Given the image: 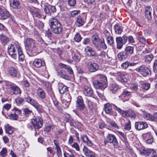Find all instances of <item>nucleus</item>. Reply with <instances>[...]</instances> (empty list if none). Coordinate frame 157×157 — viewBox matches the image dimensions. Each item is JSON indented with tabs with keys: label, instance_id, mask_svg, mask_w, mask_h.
Wrapping results in <instances>:
<instances>
[{
	"label": "nucleus",
	"instance_id": "obj_48",
	"mask_svg": "<svg viewBox=\"0 0 157 157\" xmlns=\"http://www.w3.org/2000/svg\"><path fill=\"white\" fill-rule=\"evenodd\" d=\"M138 39L139 41L143 44H145L146 41V38L142 34H139L138 36Z\"/></svg>",
	"mask_w": 157,
	"mask_h": 157
},
{
	"label": "nucleus",
	"instance_id": "obj_60",
	"mask_svg": "<svg viewBox=\"0 0 157 157\" xmlns=\"http://www.w3.org/2000/svg\"><path fill=\"white\" fill-rule=\"evenodd\" d=\"M129 66V62L126 61L122 63L121 65V67L124 69H126Z\"/></svg>",
	"mask_w": 157,
	"mask_h": 157
},
{
	"label": "nucleus",
	"instance_id": "obj_42",
	"mask_svg": "<svg viewBox=\"0 0 157 157\" xmlns=\"http://www.w3.org/2000/svg\"><path fill=\"white\" fill-rule=\"evenodd\" d=\"M0 40L1 43L3 45H5L9 42L10 40L7 37L5 36H2L0 38Z\"/></svg>",
	"mask_w": 157,
	"mask_h": 157
},
{
	"label": "nucleus",
	"instance_id": "obj_56",
	"mask_svg": "<svg viewBox=\"0 0 157 157\" xmlns=\"http://www.w3.org/2000/svg\"><path fill=\"white\" fill-rule=\"evenodd\" d=\"M24 101V99L22 98H18L15 99V101L17 105H20Z\"/></svg>",
	"mask_w": 157,
	"mask_h": 157
},
{
	"label": "nucleus",
	"instance_id": "obj_46",
	"mask_svg": "<svg viewBox=\"0 0 157 157\" xmlns=\"http://www.w3.org/2000/svg\"><path fill=\"white\" fill-rule=\"evenodd\" d=\"M141 88L146 90H148L150 87V84L149 83L142 82L141 84Z\"/></svg>",
	"mask_w": 157,
	"mask_h": 157
},
{
	"label": "nucleus",
	"instance_id": "obj_61",
	"mask_svg": "<svg viewBox=\"0 0 157 157\" xmlns=\"http://www.w3.org/2000/svg\"><path fill=\"white\" fill-rule=\"evenodd\" d=\"M27 127L30 130H33L34 128V124L32 122V119L31 120L30 122L28 123L27 124Z\"/></svg>",
	"mask_w": 157,
	"mask_h": 157
},
{
	"label": "nucleus",
	"instance_id": "obj_26",
	"mask_svg": "<svg viewBox=\"0 0 157 157\" xmlns=\"http://www.w3.org/2000/svg\"><path fill=\"white\" fill-rule=\"evenodd\" d=\"M117 56L119 60L122 61L125 60L128 56L124 51L120 52Z\"/></svg>",
	"mask_w": 157,
	"mask_h": 157
},
{
	"label": "nucleus",
	"instance_id": "obj_13",
	"mask_svg": "<svg viewBox=\"0 0 157 157\" xmlns=\"http://www.w3.org/2000/svg\"><path fill=\"white\" fill-rule=\"evenodd\" d=\"M152 9L150 6H147L145 7L144 9V15L147 21L151 22L152 19Z\"/></svg>",
	"mask_w": 157,
	"mask_h": 157
},
{
	"label": "nucleus",
	"instance_id": "obj_2",
	"mask_svg": "<svg viewBox=\"0 0 157 157\" xmlns=\"http://www.w3.org/2000/svg\"><path fill=\"white\" fill-rule=\"evenodd\" d=\"M20 49H21V48L19 45L11 44L8 46V52L12 58L16 59L17 57V53Z\"/></svg>",
	"mask_w": 157,
	"mask_h": 157
},
{
	"label": "nucleus",
	"instance_id": "obj_22",
	"mask_svg": "<svg viewBox=\"0 0 157 157\" xmlns=\"http://www.w3.org/2000/svg\"><path fill=\"white\" fill-rule=\"evenodd\" d=\"M104 109L106 114L110 115H113L114 113L112 110L111 105L110 103H107L104 105Z\"/></svg>",
	"mask_w": 157,
	"mask_h": 157
},
{
	"label": "nucleus",
	"instance_id": "obj_7",
	"mask_svg": "<svg viewBox=\"0 0 157 157\" xmlns=\"http://www.w3.org/2000/svg\"><path fill=\"white\" fill-rule=\"evenodd\" d=\"M116 39L117 48L120 49L122 48L124 44H125L127 42L128 38L126 36H123L122 37H117Z\"/></svg>",
	"mask_w": 157,
	"mask_h": 157
},
{
	"label": "nucleus",
	"instance_id": "obj_40",
	"mask_svg": "<svg viewBox=\"0 0 157 157\" xmlns=\"http://www.w3.org/2000/svg\"><path fill=\"white\" fill-rule=\"evenodd\" d=\"M5 131L6 133L9 134H11L14 131V128L7 124L5 127Z\"/></svg>",
	"mask_w": 157,
	"mask_h": 157
},
{
	"label": "nucleus",
	"instance_id": "obj_6",
	"mask_svg": "<svg viewBox=\"0 0 157 157\" xmlns=\"http://www.w3.org/2000/svg\"><path fill=\"white\" fill-rule=\"evenodd\" d=\"M34 124V128L36 133V130H38L41 128L43 124L42 119L40 117H35L31 119Z\"/></svg>",
	"mask_w": 157,
	"mask_h": 157
},
{
	"label": "nucleus",
	"instance_id": "obj_45",
	"mask_svg": "<svg viewBox=\"0 0 157 157\" xmlns=\"http://www.w3.org/2000/svg\"><path fill=\"white\" fill-rule=\"evenodd\" d=\"M17 53L19 60L21 61H23L25 59V56L22 52V49H19Z\"/></svg>",
	"mask_w": 157,
	"mask_h": 157
},
{
	"label": "nucleus",
	"instance_id": "obj_30",
	"mask_svg": "<svg viewBox=\"0 0 157 157\" xmlns=\"http://www.w3.org/2000/svg\"><path fill=\"white\" fill-rule=\"evenodd\" d=\"M81 139L85 144L89 146L92 145L93 144L91 141L88 138L86 135H83L81 136Z\"/></svg>",
	"mask_w": 157,
	"mask_h": 157
},
{
	"label": "nucleus",
	"instance_id": "obj_50",
	"mask_svg": "<svg viewBox=\"0 0 157 157\" xmlns=\"http://www.w3.org/2000/svg\"><path fill=\"white\" fill-rule=\"evenodd\" d=\"M101 40H98L92 42L95 48L98 50H100V45Z\"/></svg>",
	"mask_w": 157,
	"mask_h": 157
},
{
	"label": "nucleus",
	"instance_id": "obj_17",
	"mask_svg": "<svg viewBox=\"0 0 157 157\" xmlns=\"http://www.w3.org/2000/svg\"><path fill=\"white\" fill-rule=\"evenodd\" d=\"M85 51L87 55L90 57H96L98 56L97 53L92 48L86 46L85 48Z\"/></svg>",
	"mask_w": 157,
	"mask_h": 157
},
{
	"label": "nucleus",
	"instance_id": "obj_55",
	"mask_svg": "<svg viewBox=\"0 0 157 157\" xmlns=\"http://www.w3.org/2000/svg\"><path fill=\"white\" fill-rule=\"evenodd\" d=\"M106 40L107 43L110 45H112L114 44V40L112 36H110L106 38Z\"/></svg>",
	"mask_w": 157,
	"mask_h": 157
},
{
	"label": "nucleus",
	"instance_id": "obj_57",
	"mask_svg": "<svg viewBox=\"0 0 157 157\" xmlns=\"http://www.w3.org/2000/svg\"><path fill=\"white\" fill-rule=\"evenodd\" d=\"M131 128V122L129 120H128V122L125 125L124 129L127 130H129Z\"/></svg>",
	"mask_w": 157,
	"mask_h": 157
},
{
	"label": "nucleus",
	"instance_id": "obj_41",
	"mask_svg": "<svg viewBox=\"0 0 157 157\" xmlns=\"http://www.w3.org/2000/svg\"><path fill=\"white\" fill-rule=\"evenodd\" d=\"M109 88L113 93H115L118 89V86L116 84L113 83L110 86Z\"/></svg>",
	"mask_w": 157,
	"mask_h": 157
},
{
	"label": "nucleus",
	"instance_id": "obj_24",
	"mask_svg": "<svg viewBox=\"0 0 157 157\" xmlns=\"http://www.w3.org/2000/svg\"><path fill=\"white\" fill-rule=\"evenodd\" d=\"M8 72L11 76L14 77L17 76V71L16 68L13 67H10L8 68Z\"/></svg>",
	"mask_w": 157,
	"mask_h": 157
},
{
	"label": "nucleus",
	"instance_id": "obj_16",
	"mask_svg": "<svg viewBox=\"0 0 157 157\" xmlns=\"http://www.w3.org/2000/svg\"><path fill=\"white\" fill-rule=\"evenodd\" d=\"M93 84L94 87L96 89H105L107 86V83L99 80H94Z\"/></svg>",
	"mask_w": 157,
	"mask_h": 157
},
{
	"label": "nucleus",
	"instance_id": "obj_27",
	"mask_svg": "<svg viewBox=\"0 0 157 157\" xmlns=\"http://www.w3.org/2000/svg\"><path fill=\"white\" fill-rule=\"evenodd\" d=\"M85 19L83 18L80 16H78L75 21V25L78 27L82 26L85 22Z\"/></svg>",
	"mask_w": 157,
	"mask_h": 157
},
{
	"label": "nucleus",
	"instance_id": "obj_43",
	"mask_svg": "<svg viewBox=\"0 0 157 157\" xmlns=\"http://www.w3.org/2000/svg\"><path fill=\"white\" fill-rule=\"evenodd\" d=\"M154 57L153 55L152 54L147 55L144 56L145 61L147 63H150Z\"/></svg>",
	"mask_w": 157,
	"mask_h": 157
},
{
	"label": "nucleus",
	"instance_id": "obj_11",
	"mask_svg": "<svg viewBox=\"0 0 157 157\" xmlns=\"http://www.w3.org/2000/svg\"><path fill=\"white\" fill-rule=\"evenodd\" d=\"M8 89H10L12 91L11 92L13 94L20 95L21 93V91L19 88L14 84H8L7 85Z\"/></svg>",
	"mask_w": 157,
	"mask_h": 157
},
{
	"label": "nucleus",
	"instance_id": "obj_51",
	"mask_svg": "<svg viewBox=\"0 0 157 157\" xmlns=\"http://www.w3.org/2000/svg\"><path fill=\"white\" fill-rule=\"evenodd\" d=\"M83 151L85 155L86 156H87L89 154L91 153L92 151L89 149L87 147L85 146H84L83 149Z\"/></svg>",
	"mask_w": 157,
	"mask_h": 157
},
{
	"label": "nucleus",
	"instance_id": "obj_52",
	"mask_svg": "<svg viewBox=\"0 0 157 157\" xmlns=\"http://www.w3.org/2000/svg\"><path fill=\"white\" fill-rule=\"evenodd\" d=\"M147 152L149 153L148 155H151L152 157H157V155L156 152L153 149H150L147 150Z\"/></svg>",
	"mask_w": 157,
	"mask_h": 157
},
{
	"label": "nucleus",
	"instance_id": "obj_10",
	"mask_svg": "<svg viewBox=\"0 0 157 157\" xmlns=\"http://www.w3.org/2000/svg\"><path fill=\"white\" fill-rule=\"evenodd\" d=\"M13 111V113H11L8 115L10 119L14 120H17L18 118V116L21 113V110L15 107L12 110Z\"/></svg>",
	"mask_w": 157,
	"mask_h": 157
},
{
	"label": "nucleus",
	"instance_id": "obj_58",
	"mask_svg": "<svg viewBox=\"0 0 157 157\" xmlns=\"http://www.w3.org/2000/svg\"><path fill=\"white\" fill-rule=\"evenodd\" d=\"M7 152V149L6 148H3L0 152V154L3 157H5L6 155V154Z\"/></svg>",
	"mask_w": 157,
	"mask_h": 157
},
{
	"label": "nucleus",
	"instance_id": "obj_38",
	"mask_svg": "<svg viewBox=\"0 0 157 157\" xmlns=\"http://www.w3.org/2000/svg\"><path fill=\"white\" fill-rule=\"evenodd\" d=\"M37 110L38 112L41 113L44 111L42 105L39 104L37 102L35 103L33 106Z\"/></svg>",
	"mask_w": 157,
	"mask_h": 157
},
{
	"label": "nucleus",
	"instance_id": "obj_59",
	"mask_svg": "<svg viewBox=\"0 0 157 157\" xmlns=\"http://www.w3.org/2000/svg\"><path fill=\"white\" fill-rule=\"evenodd\" d=\"M81 39L82 38L79 34L77 33L75 35L74 39L76 41L79 42L81 41Z\"/></svg>",
	"mask_w": 157,
	"mask_h": 157
},
{
	"label": "nucleus",
	"instance_id": "obj_14",
	"mask_svg": "<svg viewBox=\"0 0 157 157\" xmlns=\"http://www.w3.org/2000/svg\"><path fill=\"white\" fill-rule=\"evenodd\" d=\"M148 127V124L145 122L141 121L137 122L135 123V128L137 130L140 131L145 129Z\"/></svg>",
	"mask_w": 157,
	"mask_h": 157
},
{
	"label": "nucleus",
	"instance_id": "obj_3",
	"mask_svg": "<svg viewBox=\"0 0 157 157\" xmlns=\"http://www.w3.org/2000/svg\"><path fill=\"white\" fill-rule=\"evenodd\" d=\"M113 105L114 106V108L117 110L123 117L125 118L131 117L132 118H135L136 115L134 112L132 110L128 109L127 110L124 111L115 105L114 104Z\"/></svg>",
	"mask_w": 157,
	"mask_h": 157
},
{
	"label": "nucleus",
	"instance_id": "obj_20",
	"mask_svg": "<svg viewBox=\"0 0 157 157\" xmlns=\"http://www.w3.org/2000/svg\"><path fill=\"white\" fill-rule=\"evenodd\" d=\"M114 75L117 77L118 79L122 82H126L128 81L127 78L123 72H118L114 73Z\"/></svg>",
	"mask_w": 157,
	"mask_h": 157
},
{
	"label": "nucleus",
	"instance_id": "obj_44",
	"mask_svg": "<svg viewBox=\"0 0 157 157\" xmlns=\"http://www.w3.org/2000/svg\"><path fill=\"white\" fill-rule=\"evenodd\" d=\"M144 117L147 119L149 120L155 121L154 115L153 116L148 113H146L144 114Z\"/></svg>",
	"mask_w": 157,
	"mask_h": 157
},
{
	"label": "nucleus",
	"instance_id": "obj_12",
	"mask_svg": "<svg viewBox=\"0 0 157 157\" xmlns=\"http://www.w3.org/2000/svg\"><path fill=\"white\" fill-rule=\"evenodd\" d=\"M83 94L86 96L92 97L94 99H97L96 97L93 96L94 92L92 89L88 86H85L83 88Z\"/></svg>",
	"mask_w": 157,
	"mask_h": 157
},
{
	"label": "nucleus",
	"instance_id": "obj_53",
	"mask_svg": "<svg viewBox=\"0 0 157 157\" xmlns=\"http://www.w3.org/2000/svg\"><path fill=\"white\" fill-rule=\"evenodd\" d=\"M100 47V50H101V48H102L103 50H105L107 48V46L105 42L104 39L102 40H101Z\"/></svg>",
	"mask_w": 157,
	"mask_h": 157
},
{
	"label": "nucleus",
	"instance_id": "obj_9",
	"mask_svg": "<svg viewBox=\"0 0 157 157\" xmlns=\"http://www.w3.org/2000/svg\"><path fill=\"white\" fill-rule=\"evenodd\" d=\"M11 15L7 9L0 6V19L5 20L11 17Z\"/></svg>",
	"mask_w": 157,
	"mask_h": 157
},
{
	"label": "nucleus",
	"instance_id": "obj_31",
	"mask_svg": "<svg viewBox=\"0 0 157 157\" xmlns=\"http://www.w3.org/2000/svg\"><path fill=\"white\" fill-rule=\"evenodd\" d=\"M35 41L32 39L28 38L26 39L25 42V46L26 48L36 45Z\"/></svg>",
	"mask_w": 157,
	"mask_h": 157
},
{
	"label": "nucleus",
	"instance_id": "obj_25",
	"mask_svg": "<svg viewBox=\"0 0 157 157\" xmlns=\"http://www.w3.org/2000/svg\"><path fill=\"white\" fill-rule=\"evenodd\" d=\"M89 7L91 10H94L97 6L96 1L95 0H86Z\"/></svg>",
	"mask_w": 157,
	"mask_h": 157
},
{
	"label": "nucleus",
	"instance_id": "obj_47",
	"mask_svg": "<svg viewBox=\"0 0 157 157\" xmlns=\"http://www.w3.org/2000/svg\"><path fill=\"white\" fill-rule=\"evenodd\" d=\"M97 76L98 77V78L99 79V81L107 83V77L104 75L99 74L98 75H97Z\"/></svg>",
	"mask_w": 157,
	"mask_h": 157
},
{
	"label": "nucleus",
	"instance_id": "obj_34",
	"mask_svg": "<svg viewBox=\"0 0 157 157\" xmlns=\"http://www.w3.org/2000/svg\"><path fill=\"white\" fill-rule=\"evenodd\" d=\"M57 75L60 78H62L67 80H70L71 78L69 76L64 73L62 70H61L57 72Z\"/></svg>",
	"mask_w": 157,
	"mask_h": 157
},
{
	"label": "nucleus",
	"instance_id": "obj_5",
	"mask_svg": "<svg viewBox=\"0 0 157 157\" xmlns=\"http://www.w3.org/2000/svg\"><path fill=\"white\" fill-rule=\"evenodd\" d=\"M135 70L144 77L151 75V72L149 69L144 66H140L136 68Z\"/></svg>",
	"mask_w": 157,
	"mask_h": 157
},
{
	"label": "nucleus",
	"instance_id": "obj_21",
	"mask_svg": "<svg viewBox=\"0 0 157 157\" xmlns=\"http://www.w3.org/2000/svg\"><path fill=\"white\" fill-rule=\"evenodd\" d=\"M29 11L33 16L39 18H41L42 15L40 14L39 9L35 7L30 8Z\"/></svg>",
	"mask_w": 157,
	"mask_h": 157
},
{
	"label": "nucleus",
	"instance_id": "obj_15",
	"mask_svg": "<svg viewBox=\"0 0 157 157\" xmlns=\"http://www.w3.org/2000/svg\"><path fill=\"white\" fill-rule=\"evenodd\" d=\"M27 53L30 56H33L36 55L38 52L36 45L26 48Z\"/></svg>",
	"mask_w": 157,
	"mask_h": 157
},
{
	"label": "nucleus",
	"instance_id": "obj_19",
	"mask_svg": "<svg viewBox=\"0 0 157 157\" xmlns=\"http://www.w3.org/2000/svg\"><path fill=\"white\" fill-rule=\"evenodd\" d=\"M131 95V92L130 91L124 90L119 97L120 99H121L124 101L128 100L129 97Z\"/></svg>",
	"mask_w": 157,
	"mask_h": 157
},
{
	"label": "nucleus",
	"instance_id": "obj_49",
	"mask_svg": "<svg viewBox=\"0 0 157 157\" xmlns=\"http://www.w3.org/2000/svg\"><path fill=\"white\" fill-rule=\"evenodd\" d=\"M24 114L26 117H28L32 113V111L30 110L28 108H25L23 109Z\"/></svg>",
	"mask_w": 157,
	"mask_h": 157
},
{
	"label": "nucleus",
	"instance_id": "obj_39",
	"mask_svg": "<svg viewBox=\"0 0 157 157\" xmlns=\"http://www.w3.org/2000/svg\"><path fill=\"white\" fill-rule=\"evenodd\" d=\"M114 28L115 33L117 34H121L123 31V29L121 26L119 24H116L114 25Z\"/></svg>",
	"mask_w": 157,
	"mask_h": 157
},
{
	"label": "nucleus",
	"instance_id": "obj_32",
	"mask_svg": "<svg viewBox=\"0 0 157 157\" xmlns=\"http://www.w3.org/2000/svg\"><path fill=\"white\" fill-rule=\"evenodd\" d=\"M86 102L87 104L88 108L90 110H93L96 108V104L93 101L87 99Z\"/></svg>",
	"mask_w": 157,
	"mask_h": 157
},
{
	"label": "nucleus",
	"instance_id": "obj_36",
	"mask_svg": "<svg viewBox=\"0 0 157 157\" xmlns=\"http://www.w3.org/2000/svg\"><path fill=\"white\" fill-rule=\"evenodd\" d=\"M25 101L33 106L36 103L37 101L35 100L32 98L30 97L28 95L25 98Z\"/></svg>",
	"mask_w": 157,
	"mask_h": 157
},
{
	"label": "nucleus",
	"instance_id": "obj_35",
	"mask_svg": "<svg viewBox=\"0 0 157 157\" xmlns=\"http://www.w3.org/2000/svg\"><path fill=\"white\" fill-rule=\"evenodd\" d=\"M128 56L132 54L134 52V47L132 46H126L124 50Z\"/></svg>",
	"mask_w": 157,
	"mask_h": 157
},
{
	"label": "nucleus",
	"instance_id": "obj_23",
	"mask_svg": "<svg viewBox=\"0 0 157 157\" xmlns=\"http://www.w3.org/2000/svg\"><path fill=\"white\" fill-rule=\"evenodd\" d=\"M76 102V107L78 109L82 110L84 109L85 105L84 103L83 99L81 97L78 98Z\"/></svg>",
	"mask_w": 157,
	"mask_h": 157
},
{
	"label": "nucleus",
	"instance_id": "obj_29",
	"mask_svg": "<svg viewBox=\"0 0 157 157\" xmlns=\"http://www.w3.org/2000/svg\"><path fill=\"white\" fill-rule=\"evenodd\" d=\"M45 64V62L39 59H36L33 62L34 65L36 67L39 68L42 66H44Z\"/></svg>",
	"mask_w": 157,
	"mask_h": 157
},
{
	"label": "nucleus",
	"instance_id": "obj_54",
	"mask_svg": "<svg viewBox=\"0 0 157 157\" xmlns=\"http://www.w3.org/2000/svg\"><path fill=\"white\" fill-rule=\"evenodd\" d=\"M56 148L57 150V155L58 157H59L62 154L61 148L56 143H55Z\"/></svg>",
	"mask_w": 157,
	"mask_h": 157
},
{
	"label": "nucleus",
	"instance_id": "obj_37",
	"mask_svg": "<svg viewBox=\"0 0 157 157\" xmlns=\"http://www.w3.org/2000/svg\"><path fill=\"white\" fill-rule=\"evenodd\" d=\"M38 95L40 98L42 99H44L45 98V94L44 90L40 87H38L37 90Z\"/></svg>",
	"mask_w": 157,
	"mask_h": 157
},
{
	"label": "nucleus",
	"instance_id": "obj_1",
	"mask_svg": "<svg viewBox=\"0 0 157 157\" xmlns=\"http://www.w3.org/2000/svg\"><path fill=\"white\" fill-rule=\"evenodd\" d=\"M49 26L52 32L55 34L62 33L63 28L59 21L56 18H51L49 21Z\"/></svg>",
	"mask_w": 157,
	"mask_h": 157
},
{
	"label": "nucleus",
	"instance_id": "obj_33",
	"mask_svg": "<svg viewBox=\"0 0 157 157\" xmlns=\"http://www.w3.org/2000/svg\"><path fill=\"white\" fill-rule=\"evenodd\" d=\"M58 89L61 94H63L68 90L67 87L62 83L59 84Z\"/></svg>",
	"mask_w": 157,
	"mask_h": 157
},
{
	"label": "nucleus",
	"instance_id": "obj_63",
	"mask_svg": "<svg viewBox=\"0 0 157 157\" xmlns=\"http://www.w3.org/2000/svg\"><path fill=\"white\" fill-rule=\"evenodd\" d=\"M80 12L79 10H74L72 11L71 13V17H74L76 15H78Z\"/></svg>",
	"mask_w": 157,
	"mask_h": 157
},
{
	"label": "nucleus",
	"instance_id": "obj_28",
	"mask_svg": "<svg viewBox=\"0 0 157 157\" xmlns=\"http://www.w3.org/2000/svg\"><path fill=\"white\" fill-rule=\"evenodd\" d=\"M10 5L14 8L20 9V2L18 0H9Z\"/></svg>",
	"mask_w": 157,
	"mask_h": 157
},
{
	"label": "nucleus",
	"instance_id": "obj_64",
	"mask_svg": "<svg viewBox=\"0 0 157 157\" xmlns=\"http://www.w3.org/2000/svg\"><path fill=\"white\" fill-rule=\"evenodd\" d=\"M153 69L155 72L157 73V60H155L154 63Z\"/></svg>",
	"mask_w": 157,
	"mask_h": 157
},
{
	"label": "nucleus",
	"instance_id": "obj_18",
	"mask_svg": "<svg viewBox=\"0 0 157 157\" xmlns=\"http://www.w3.org/2000/svg\"><path fill=\"white\" fill-rule=\"evenodd\" d=\"M50 9V11L53 13L56 12V10L55 6H52L50 5H45L44 8V11L45 13L48 16L51 15V12L48 9Z\"/></svg>",
	"mask_w": 157,
	"mask_h": 157
},
{
	"label": "nucleus",
	"instance_id": "obj_62",
	"mask_svg": "<svg viewBox=\"0 0 157 157\" xmlns=\"http://www.w3.org/2000/svg\"><path fill=\"white\" fill-rule=\"evenodd\" d=\"M143 136L144 140H146L148 139V138H150V137H152L151 135V134L150 132L144 134H143Z\"/></svg>",
	"mask_w": 157,
	"mask_h": 157
},
{
	"label": "nucleus",
	"instance_id": "obj_8",
	"mask_svg": "<svg viewBox=\"0 0 157 157\" xmlns=\"http://www.w3.org/2000/svg\"><path fill=\"white\" fill-rule=\"evenodd\" d=\"M88 70L91 72H95L99 68L98 64L92 61H89L86 63Z\"/></svg>",
	"mask_w": 157,
	"mask_h": 157
},
{
	"label": "nucleus",
	"instance_id": "obj_4",
	"mask_svg": "<svg viewBox=\"0 0 157 157\" xmlns=\"http://www.w3.org/2000/svg\"><path fill=\"white\" fill-rule=\"evenodd\" d=\"M104 143L105 144L108 143L112 144L115 148L118 147V142L117 139L115 135L111 134L107 135L104 141Z\"/></svg>",
	"mask_w": 157,
	"mask_h": 157
}]
</instances>
